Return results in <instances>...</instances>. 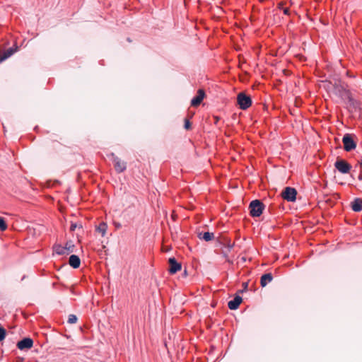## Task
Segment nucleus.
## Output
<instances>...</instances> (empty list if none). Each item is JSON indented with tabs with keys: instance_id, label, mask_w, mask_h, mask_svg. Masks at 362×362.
<instances>
[{
	"instance_id": "obj_18",
	"label": "nucleus",
	"mask_w": 362,
	"mask_h": 362,
	"mask_svg": "<svg viewBox=\"0 0 362 362\" xmlns=\"http://www.w3.org/2000/svg\"><path fill=\"white\" fill-rule=\"evenodd\" d=\"M199 238L200 239H203L205 241H210L214 238V234L213 233H210L209 231L204 232L203 233L199 234Z\"/></svg>"
},
{
	"instance_id": "obj_2",
	"label": "nucleus",
	"mask_w": 362,
	"mask_h": 362,
	"mask_svg": "<svg viewBox=\"0 0 362 362\" xmlns=\"http://www.w3.org/2000/svg\"><path fill=\"white\" fill-rule=\"evenodd\" d=\"M237 103L239 105V107L241 110H247L252 105V99L250 95H247L243 92H240L237 95Z\"/></svg>"
},
{
	"instance_id": "obj_7",
	"label": "nucleus",
	"mask_w": 362,
	"mask_h": 362,
	"mask_svg": "<svg viewBox=\"0 0 362 362\" xmlns=\"http://www.w3.org/2000/svg\"><path fill=\"white\" fill-rule=\"evenodd\" d=\"M33 345V340L30 337H24L17 342V348L21 351L30 349Z\"/></svg>"
},
{
	"instance_id": "obj_23",
	"label": "nucleus",
	"mask_w": 362,
	"mask_h": 362,
	"mask_svg": "<svg viewBox=\"0 0 362 362\" xmlns=\"http://www.w3.org/2000/svg\"><path fill=\"white\" fill-rule=\"evenodd\" d=\"M6 334V329L3 327L0 326V341H3L5 339Z\"/></svg>"
},
{
	"instance_id": "obj_20",
	"label": "nucleus",
	"mask_w": 362,
	"mask_h": 362,
	"mask_svg": "<svg viewBox=\"0 0 362 362\" xmlns=\"http://www.w3.org/2000/svg\"><path fill=\"white\" fill-rule=\"evenodd\" d=\"M18 49V46H16L15 47H10L8 48L6 51H5L4 52L6 54V55L10 57L11 56H12L15 52H16Z\"/></svg>"
},
{
	"instance_id": "obj_9",
	"label": "nucleus",
	"mask_w": 362,
	"mask_h": 362,
	"mask_svg": "<svg viewBox=\"0 0 362 362\" xmlns=\"http://www.w3.org/2000/svg\"><path fill=\"white\" fill-rule=\"evenodd\" d=\"M169 269L168 272L171 274H174L180 271L182 268V265L178 262L175 257H170L168 259Z\"/></svg>"
},
{
	"instance_id": "obj_26",
	"label": "nucleus",
	"mask_w": 362,
	"mask_h": 362,
	"mask_svg": "<svg viewBox=\"0 0 362 362\" xmlns=\"http://www.w3.org/2000/svg\"><path fill=\"white\" fill-rule=\"evenodd\" d=\"M113 225L115 227L116 229H119L122 227V224L119 222L114 221Z\"/></svg>"
},
{
	"instance_id": "obj_5",
	"label": "nucleus",
	"mask_w": 362,
	"mask_h": 362,
	"mask_svg": "<svg viewBox=\"0 0 362 362\" xmlns=\"http://www.w3.org/2000/svg\"><path fill=\"white\" fill-rule=\"evenodd\" d=\"M335 168L342 174L349 173L351 165L345 160L338 158L334 163Z\"/></svg>"
},
{
	"instance_id": "obj_17",
	"label": "nucleus",
	"mask_w": 362,
	"mask_h": 362,
	"mask_svg": "<svg viewBox=\"0 0 362 362\" xmlns=\"http://www.w3.org/2000/svg\"><path fill=\"white\" fill-rule=\"evenodd\" d=\"M107 229V224L105 222H101L96 227L95 230L101 234L103 237H104L106 234V231Z\"/></svg>"
},
{
	"instance_id": "obj_27",
	"label": "nucleus",
	"mask_w": 362,
	"mask_h": 362,
	"mask_svg": "<svg viewBox=\"0 0 362 362\" xmlns=\"http://www.w3.org/2000/svg\"><path fill=\"white\" fill-rule=\"evenodd\" d=\"M282 11H283L284 13L286 16H288L290 14L289 8H282Z\"/></svg>"
},
{
	"instance_id": "obj_16",
	"label": "nucleus",
	"mask_w": 362,
	"mask_h": 362,
	"mask_svg": "<svg viewBox=\"0 0 362 362\" xmlns=\"http://www.w3.org/2000/svg\"><path fill=\"white\" fill-rule=\"evenodd\" d=\"M53 252H54V254H57L59 255H67L65 247L62 246L61 245H54Z\"/></svg>"
},
{
	"instance_id": "obj_11",
	"label": "nucleus",
	"mask_w": 362,
	"mask_h": 362,
	"mask_svg": "<svg viewBox=\"0 0 362 362\" xmlns=\"http://www.w3.org/2000/svg\"><path fill=\"white\" fill-rule=\"evenodd\" d=\"M334 91L337 95H339L342 99H345L346 97H348L349 95H350V92L346 90L343 86L335 83L334 85Z\"/></svg>"
},
{
	"instance_id": "obj_29",
	"label": "nucleus",
	"mask_w": 362,
	"mask_h": 362,
	"mask_svg": "<svg viewBox=\"0 0 362 362\" xmlns=\"http://www.w3.org/2000/svg\"><path fill=\"white\" fill-rule=\"evenodd\" d=\"M358 163L360 165V167L362 168V156L360 158V159L358 160Z\"/></svg>"
},
{
	"instance_id": "obj_19",
	"label": "nucleus",
	"mask_w": 362,
	"mask_h": 362,
	"mask_svg": "<svg viewBox=\"0 0 362 362\" xmlns=\"http://www.w3.org/2000/svg\"><path fill=\"white\" fill-rule=\"evenodd\" d=\"M64 247L66 248V255H69L74 252L75 245L72 241L66 242Z\"/></svg>"
},
{
	"instance_id": "obj_4",
	"label": "nucleus",
	"mask_w": 362,
	"mask_h": 362,
	"mask_svg": "<svg viewBox=\"0 0 362 362\" xmlns=\"http://www.w3.org/2000/svg\"><path fill=\"white\" fill-rule=\"evenodd\" d=\"M344 149L347 151H351L356 147V143L354 140V136L350 134H345L342 138Z\"/></svg>"
},
{
	"instance_id": "obj_10",
	"label": "nucleus",
	"mask_w": 362,
	"mask_h": 362,
	"mask_svg": "<svg viewBox=\"0 0 362 362\" xmlns=\"http://www.w3.org/2000/svg\"><path fill=\"white\" fill-rule=\"evenodd\" d=\"M205 92L203 89L197 90V95L194 96L191 100V105L193 107L199 106L205 97Z\"/></svg>"
},
{
	"instance_id": "obj_15",
	"label": "nucleus",
	"mask_w": 362,
	"mask_h": 362,
	"mask_svg": "<svg viewBox=\"0 0 362 362\" xmlns=\"http://www.w3.org/2000/svg\"><path fill=\"white\" fill-rule=\"evenodd\" d=\"M273 280V276L271 273H266L261 276L260 284L262 287H265Z\"/></svg>"
},
{
	"instance_id": "obj_31",
	"label": "nucleus",
	"mask_w": 362,
	"mask_h": 362,
	"mask_svg": "<svg viewBox=\"0 0 362 362\" xmlns=\"http://www.w3.org/2000/svg\"><path fill=\"white\" fill-rule=\"evenodd\" d=\"M243 285H244L245 288H247V283H244V284H243Z\"/></svg>"
},
{
	"instance_id": "obj_28",
	"label": "nucleus",
	"mask_w": 362,
	"mask_h": 362,
	"mask_svg": "<svg viewBox=\"0 0 362 362\" xmlns=\"http://www.w3.org/2000/svg\"><path fill=\"white\" fill-rule=\"evenodd\" d=\"M283 6H284V2H280V3H279V4H278V7H279V9H281V10H282V8H284Z\"/></svg>"
},
{
	"instance_id": "obj_30",
	"label": "nucleus",
	"mask_w": 362,
	"mask_h": 362,
	"mask_svg": "<svg viewBox=\"0 0 362 362\" xmlns=\"http://www.w3.org/2000/svg\"><path fill=\"white\" fill-rule=\"evenodd\" d=\"M358 179L359 180H362V174H361V173H360V174L358 175Z\"/></svg>"
},
{
	"instance_id": "obj_32",
	"label": "nucleus",
	"mask_w": 362,
	"mask_h": 362,
	"mask_svg": "<svg viewBox=\"0 0 362 362\" xmlns=\"http://www.w3.org/2000/svg\"><path fill=\"white\" fill-rule=\"evenodd\" d=\"M46 185H47V187H48L49 186V182L47 180Z\"/></svg>"
},
{
	"instance_id": "obj_25",
	"label": "nucleus",
	"mask_w": 362,
	"mask_h": 362,
	"mask_svg": "<svg viewBox=\"0 0 362 362\" xmlns=\"http://www.w3.org/2000/svg\"><path fill=\"white\" fill-rule=\"evenodd\" d=\"M191 127V123L188 119L185 120V128L189 129Z\"/></svg>"
},
{
	"instance_id": "obj_21",
	"label": "nucleus",
	"mask_w": 362,
	"mask_h": 362,
	"mask_svg": "<svg viewBox=\"0 0 362 362\" xmlns=\"http://www.w3.org/2000/svg\"><path fill=\"white\" fill-rule=\"evenodd\" d=\"M8 228L4 218L0 216V231H5Z\"/></svg>"
},
{
	"instance_id": "obj_24",
	"label": "nucleus",
	"mask_w": 362,
	"mask_h": 362,
	"mask_svg": "<svg viewBox=\"0 0 362 362\" xmlns=\"http://www.w3.org/2000/svg\"><path fill=\"white\" fill-rule=\"evenodd\" d=\"M81 228L82 226L81 225H78L77 223H74V222H71V226H70V230L71 231H74L76 230V228Z\"/></svg>"
},
{
	"instance_id": "obj_3",
	"label": "nucleus",
	"mask_w": 362,
	"mask_h": 362,
	"mask_svg": "<svg viewBox=\"0 0 362 362\" xmlns=\"http://www.w3.org/2000/svg\"><path fill=\"white\" fill-rule=\"evenodd\" d=\"M107 156L112 160L115 171L117 173H121L127 169V163L122 161L119 158L111 153Z\"/></svg>"
},
{
	"instance_id": "obj_1",
	"label": "nucleus",
	"mask_w": 362,
	"mask_h": 362,
	"mask_svg": "<svg viewBox=\"0 0 362 362\" xmlns=\"http://www.w3.org/2000/svg\"><path fill=\"white\" fill-rule=\"evenodd\" d=\"M264 208V204L260 200H252L249 204L250 215L253 218L259 217Z\"/></svg>"
},
{
	"instance_id": "obj_6",
	"label": "nucleus",
	"mask_w": 362,
	"mask_h": 362,
	"mask_svg": "<svg viewBox=\"0 0 362 362\" xmlns=\"http://www.w3.org/2000/svg\"><path fill=\"white\" fill-rule=\"evenodd\" d=\"M297 191L295 188L286 187L282 192L281 196L287 202H294L296 199Z\"/></svg>"
},
{
	"instance_id": "obj_13",
	"label": "nucleus",
	"mask_w": 362,
	"mask_h": 362,
	"mask_svg": "<svg viewBox=\"0 0 362 362\" xmlns=\"http://www.w3.org/2000/svg\"><path fill=\"white\" fill-rule=\"evenodd\" d=\"M69 264L74 269H77L80 267L81 259L78 255H71L69 258Z\"/></svg>"
},
{
	"instance_id": "obj_8",
	"label": "nucleus",
	"mask_w": 362,
	"mask_h": 362,
	"mask_svg": "<svg viewBox=\"0 0 362 362\" xmlns=\"http://www.w3.org/2000/svg\"><path fill=\"white\" fill-rule=\"evenodd\" d=\"M344 100H347V105L349 108L353 112H358L361 110V103L359 101L355 100L351 95H349Z\"/></svg>"
},
{
	"instance_id": "obj_12",
	"label": "nucleus",
	"mask_w": 362,
	"mask_h": 362,
	"mask_svg": "<svg viewBox=\"0 0 362 362\" xmlns=\"http://www.w3.org/2000/svg\"><path fill=\"white\" fill-rule=\"evenodd\" d=\"M242 297L237 295L234 297V298L231 300H230L228 303V306L229 308V309L232 310H235L236 309L238 308L240 304L242 303Z\"/></svg>"
},
{
	"instance_id": "obj_22",
	"label": "nucleus",
	"mask_w": 362,
	"mask_h": 362,
	"mask_svg": "<svg viewBox=\"0 0 362 362\" xmlns=\"http://www.w3.org/2000/svg\"><path fill=\"white\" fill-rule=\"evenodd\" d=\"M77 320L78 318L75 315L71 314L69 315L67 322L69 324H74L77 322Z\"/></svg>"
},
{
	"instance_id": "obj_14",
	"label": "nucleus",
	"mask_w": 362,
	"mask_h": 362,
	"mask_svg": "<svg viewBox=\"0 0 362 362\" xmlns=\"http://www.w3.org/2000/svg\"><path fill=\"white\" fill-rule=\"evenodd\" d=\"M351 209L355 212L362 211V199L356 198L351 204Z\"/></svg>"
}]
</instances>
